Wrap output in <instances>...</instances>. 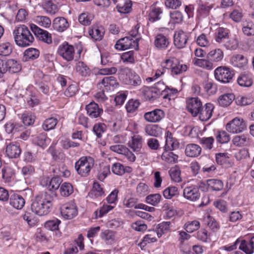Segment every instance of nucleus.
<instances>
[{"label": "nucleus", "mask_w": 254, "mask_h": 254, "mask_svg": "<svg viewBox=\"0 0 254 254\" xmlns=\"http://www.w3.org/2000/svg\"><path fill=\"white\" fill-rule=\"evenodd\" d=\"M204 89L207 94L212 95L217 91V85L212 81L207 80L205 82Z\"/></svg>", "instance_id": "62"}, {"label": "nucleus", "mask_w": 254, "mask_h": 254, "mask_svg": "<svg viewBox=\"0 0 254 254\" xmlns=\"http://www.w3.org/2000/svg\"><path fill=\"white\" fill-rule=\"evenodd\" d=\"M201 150V148L199 145L194 143L189 144L186 147L185 154L190 157H196L200 154Z\"/></svg>", "instance_id": "26"}, {"label": "nucleus", "mask_w": 254, "mask_h": 254, "mask_svg": "<svg viewBox=\"0 0 254 254\" xmlns=\"http://www.w3.org/2000/svg\"><path fill=\"white\" fill-rule=\"evenodd\" d=\"M246 127L244 120L240 118H235L226 125V130L231 133L242 132Z\"/></svg>", "instance_id": "7"}, {"label": "nucleus", "mask_w": 254, "mask_h": 254, "mask_svg": "<svg viewBox=\"0 0 254 254\" xmlns=\"http://www.w3.org/2000/svg\"><path fill=\"white\" fill-rule=\"evenodd\" d=\"M200 227V223L197 220L188 221L184 225V228L189 233H192Z\"/></svg>", "instance_id": "59"}, {"label": "nucleus", "mask_w": 254, "mask_h": 254, "mask_svg": "<svg viewBox=\"0 0 254 254\" xmlns=\"http://www.w3.org/2000/svg\"><path fill=\"white\" fill-rule=\"evenodd\" d=\"M168 149H164L161 155L162 160L169 164H175L178 162L179 156Z\"/></svg>", "instance_id": "31"}, {"label": "nucleus", "mask_w": 254, "mask_h": 254, "mask_svg": "<svg viewBox=\"0 0 254 254\" xmlns=\"http://www.w3.org/2000/svg\"><path fill=\"white\" fill-rule=\"evenodd\" d=\"M215 79L222 83H228L232 78L233 73L228 67L219 66L214 70Z\"/></svg>", "instance_id": "8"}, {"label": "nucleus", "mask_w": 254, "mask_h": 254, "mask_svg": "<svg viewBox=\"0 0 254 254\" xmlns=\"http://www.w3.org/2000/svg\"><path fill=\"white\" fill-rule=\"evenodd\" d=\"M183 196L190 201H196L200 197L199 187L196 185H190L185 188L183 190Z\"/></svg>", "instance_id": "10"}, {"label": "nucleus", "mask_w": 254, "mask_h": 254, "mask_svg": "<svg viewBox=\"0 0 254 254\" xmlns=\"http://www.w3.org/2000/svg\"><path fill=\"white\" fill-rule=\"evenodd\" d=\"M9 203L14 208L17 209H21L24 206L25 201L21 195L13 194L10 197Z\"/></svg>", "instance_id": "28"}, {"label": "nucleus", "mask_w": 254, "mask_h": 254, "mask_svg": "<svg viewBox=\"0 0 254 254\" xmlns=\"http://www.w3.org/2000/svg\"><path fill=\"white\" fill-rule=\"evenodd\" d=\"M12 35L16 45L20 47L29 46L34 40L28 28L24 25L16 26L12 31Z\"/></svg>", "instance_id": "2"}, {"label": "nucleus", "mask_w": 254, "mask_h": 254, "mask_svg": "<svg viewBox=\"0 0 254 254\" xmlns=\"http://www.w3.org/2000/svg\"><path fill=\"white\" fill-rule=\"evenodd\" d=\"M33 20L37 24L45 28H48L51 25V19L46 16H36L33 18Z\"/></svg>", "instance_id": "40"}, {"label": "nucleus", "mask_w": 254, "mask_h": 254, "mask_svg": "<svg viewBox=\"0 0 254 254\" xmlns=\"http://www.w3.org/2000/svg\"><path fill=\"white\" fill-rule=\"evenodd\" d=\"M57 53L66 61L70 62L74 59L75 49L73 46L64 41L59 46Z\"/></svg>", "instance_id": "5"}, {"label": "nucleus", "mask_w": 254, "mask_h": 254, "mask_svg": "<svg viewBox=\"0 0 254 254\" xmlns=\"http://www.w3.org/2000/svg\"><path fill=\"white\" fill-rule=\"evenodd\" d=\"M142 145V137L137 134H134L132 136L131 140L128 142V146L135 152L140 151Z\"/></svg>", "instance_id": "34"}, {"label": "nucleus", "mask_w": 254, "mask_h": 254, "mask_svg": "<svg viewBox=\"0 0 254 254\" xmlns=\"http://www.w3.org/2000/svg\"><path fill=\"white\" fill-rule=\"evenodd\" d=\"M2 178L5 183H10L14 180V172L13 170L8 167H5L2 169Z\"/></svg>", "instance_id": "42"}, {"label": "nucleus", "mask_w": 254, "mask_h": 254, "mask_svg": "<svg viewBox=\"0 0 254 254\" xmlns=\"http://www.w3.org/2000/svg\"><path fill=\"white\" fill-rule=\"evenodd\" d=\"M213 7V4L208 2H200L197 10V15L199 19L207 17L211 9Z\"/></svg>", "instance_id": "24"}, {"label": "nucleus", "mask_w": 254, "mask_h": 254, "mask_svg": "<svg viewBox=\"0 0 254 254\" xmlns=\"http://www.w3.org/2000/svg\"><path fill=\"white\" fill-rule=\"evenodd\" d=\"M40 52L35 48H30L26 50L24 53V57L26 60H34L39 56Z\"/></svg>", "instance_id": "58"}, {"label": "nucleus", "mask_w": 254, "mask_h": 254, "mask_svg": "<svg viewBox=\"0 0 254 254\" xmlns=\"http://www.w3.org/2000/svg\"><path fill=\"white\" fill-rule=\"evenodd\" d=\"M58 123V120L55 118H50L46 119L42 125V127L45 131L54 129Z\"/></svg>", "instance_id": "56"}, {"label": "nucleus", "mask_w": 254, "mask_h": 254, "mask_svg": "<svg viewBox=\"0 0 254 254\" xmlns=\"http://www.w3.org/2000/svg\"><path fill=\"white\" fill-rule=\"evenodd\" d=\"M235 157L237 161H243L250 158V154L248 149L243 148L236 152Z\"/></svg>", "instance_id": "64"}, {"label": "nucleus", "mask_w": 254, "mask_h": 254, "mask_svg": "<svg viewBox=\"0 0 254 254\" xmlns=\"http://www.w3.org/2000/svg\"><path fill=\"white\" fill-rule=\"evenodd\" d=\"M69 25L67 20L63 17L55 18L52 23L54 29L59 32H63L66 30L68 28Z\"/></svg>", "instance_id": "19"}, {"label": "nucleus", "mask_w": 254, "mask_h": 254, "mask_svg": "<svg viewBox=\"0 0 254 254\" xmlns=\"http://www.w3.org/2000/svg\"><path fill=\"white\" fill-rule=\"evenodd\" d=\"M156 233L155 231H152L150 234L146 235L142 242L139 243V245L140 247H145L147 244L154 243L157 241V239L155 237Z\"/></svg>", "instance_id": "57"}, {"label": "nucleus", "mask_w": 254, "mask_h": 254, "mask_svg": "<svg viewBox=\"0 0 254 254\" xmlns=\"http://www.w3.org/2000/svg\"><path fill=\"white\" fill-rule=\"evenodd\" d=\"M202 106V102L198 97L190 98L187 100V108L193 117L198 115Z\"/></svg>", "instance_id": "12"}, {"label": "nucleus", "mask_w": 254, "mask_h": 254, "mask_svg": "<svg viewBox=\"0 0 254 254\" xmlns=\"http://www.w3.org/2000/svg\"><path fill=\"white\" fill-rule=\"evenodd\" d=\"M242 31L246 36H254V23L252 21H246L243 23Z\"/></svg>", "instance_id": "41"}, {"label": "nucleus", "mask_w": 254, "mask_h": 254, "mask_svg": "<svg viewBox=\"0 0 254 254\" xmlns=\"http://www.w3.org/2000/svg\"><path fill=\"white\" fill-rule=\"evenodd\" d=\"M30 28L39 40L47 44L52 43L51 34L48 31L40 28L34 24H31Z\"/></svg>", "instance_id": "11"}, {"label": "nucleus", "mask_w": 254, "mask_h": 254, "mask_svg": "<svg viewBox=\"0 0 254 254\" xmlns=\"http://www.w3.org/2000/svg\"><path fill=\"white\" fill-rule=\"evenodd\" d=\"M216 139L217 141L219 143H227L230 140V136L225 131H218L216 135Z\"/></svg>", "instance_id": "55"}, {"label": "nucleus", "mask_w": 254, "mask_h": 254, "mask_svg": "<svg viewBox=\"0 0 254 254\" xmlns=\"http://www.w3.org/2000/svg\"><path fill=\"white\" fill-rule=\"evenodd\" d=\"M165 149L169 150H173L179 148L180 143L178 139L173 137L172 133L167 131L165 134Z\"/></svg>", "instance_id": "21"}, {"label": "nucleus", "mask_w": 254, "mask_h": 254, "mask_svg": "<svg viewBox=\"0 0 254 254\" xmlns=\"http://www.w3.org/2000/svg\"><path fill=\"white\" fill-rule=\"evenodd\" d=\"M169 44L168 39L162 34L157 35L155 39L154 45L160 49L166 48Z\"/></svg>", "instance_id": "38"}, {"label": "nucleus", "mask_w": 254, "mask_h": 254, "mask_svg": "<svg viewBox=\"0 0 254 254\" xmlns=\"http://www.w3.org/2000/svg\"><path fill=\"white\" fill-rule=\"evenodd\" d=\"M12 51V45L8 42L0 44V56H8Z\"/></svg>", "instance_id": "53"}, {"label": "nucleus", "mask_w": 254, "mask_h": 254, "mask_svg": "<svg viewBox=\"0 0 254 254\" xmlns=\"http://www.w3.org/2000/svg\"><path fill=\"white\" fill-rule=\"evenodd\" d=\"M5 152L7 156L9 158H16L21 154V150L17 143L12 142L7 145Z\"/></svg>", "instance_id": "23"}, {"label": "nucleus", "mask_w": 254, "mask_h": 254, "mask_svg": "<svg viewBox=\"0 0 254 254\" xmlns=\"http://www.w3.org/2000/svg\"><path fill=\"white\" fill-rule=\"evenodd\" d=\"M6 72L11 73H15L20 71L21 69V65L13 59H6Z\"/></svg>", "instance_id": "37"}, {"label": "nucleus", "mask_w": 254, "mask_h": 254, "mask_svg": "<svg viewBox=\"0 0 254 254\" xmlns=\"http://www.w3.org/2000/svg\"><path fill=\"white\" fill-rule=\"evenodd\" d=\"M161 87L162 88L161 93L163 96V98L165 99H168L169 100H170L172 97H173L178 92L177 89L174 88H170L165 85L164 86H161Z\"/></svg>", "instance_id": "50"}, {"label": "nucleus", "mask_w": 254, "mask_h": 254, "mask_svg": "<svg viewBox=\"0 0 254 254\" xmlns=\"http://www.w3.org/2000/svg\"><path fill=\"white\" fill-rule=\"evenodd\" d=\"M164 117L163 111L155 109L151 112L146 113L144 115L145 120L148 122L156 123L161 121Z\"/></svg>", "instance_id": "14"}, {"label": "nucleus", "mask_w": 254, "mask_h": 254, "mask_svg": "<svg viewBox=\"0 0 254 254\" xmlns=\"http://www.w3.org/2000/svg\"><path fill=\"white\" fill-rule=\"evenodd\" d=\"M235 96L233 93H225L221 95L218 99V103L222 107H227L231 104Z\"/></svg>", "instance_id": "36"}, {"label": "nucleus", "mask_w": 254, "mask_h": 254, "mask_svg": "<svg viewBox=\"0 0 254 254\" xmlns=\"http://www.w3.org/2000/svg\"><path fill=\"white\" fill-rule=\"evenodd\" d=\"M136 40L129 36L126 37L118 41L115 47L119 50H125L134 47L137 43Z\"/></svg>", "instance_id": "15"}, {"label": "nucleus", "mask_w": 254, "mask_h": 254, "mask_svg": "<svg viewBox=\"0 0 254 254\" xmlns=\"http://www.w3.org/2000/svg\"><path fill=\"white\" fill-rule=\"evenodd\" d=\"M192 63L194 65L206 70H212L214 67L212 62L208 59H204L194 58L192 60Z\"/></svg>", "instance_id": "27"}, {"label": "nucleus", "mask_w": 254, "mask_h": 254, "mask_svg": "<svg viewBox=\"0 0 254 254\" xmlns=\"http://www.w3.org/2000/svg\"><path fill=\"white\" fill-rule=\"evenodd\" d=\"M169 174L174 182L179 183L181 181V170L178 166L172 168L169 171Z\"/></svg>", "instance_id": "61"}, {"label": "nucleus", "mask_w": 254, "mask_h": 254, "mask_svg": "<svg viewBox=\"0 0 254 254\" xmlns=\"http://www.w3.org/2000/svg\"><path fill=\"white\" fill-rule=\"evenodd\" d=\"M35 143L42 148H46L50 143L51 139L45 133L39 134L33 139Z\"/></svg>", "instance_id": "33"}, {"label": "nucleus", "mask_w": 254, "mask_h": 254, "mask_svg": "<svg viewBox=\"0 0 254 254\" xmlns=\"http://www.w3.org/2000/svg\"><path fill=\"white\" fill-rule=\"evenodd\" d=\"M162 9L159 7H152L149 13L148 19L150 21L154 22L161 19Z\"/></svg>", "instance_id": "46"}, {"label": "nucleus", "mask_w": 254, "mask_h": 254, "mask_svg": "<svg viewBox=\"0 0 254 254\" xmlns=\"http://www.w3.org/2000/svg\"><path fill=\"white\" fill-rule=\"evenodd\" d=\"M214 108V105L207 103L199 110V118L202 121H206L208 120L212 115V113Z\"/></svg>", "instance_id": "16"}, {"label": "nucleus", "mask_w": 254, "mask_h": 254, "mask_svg": "<svg viewBox=\"0 0 254 254\" xmlns=\"http://www.w3.org/2000/svg\"><path fill=\"white\" fill-rule=\"evenodd\" d=\"M232 141L233 144L237 147L250 146L252 143V140L249 135L245 134L235 135Z\"/></svg>", "instance_id": "18"}, {"label": "nucleus", "mask_w": 254, "mask_h": 254, "mask_svg": "<svg viewBox=\"0 0 254 254\" xmlns=\"http://www.w3.org/2000/svg\"><path fill=\"white\" fill-rule=\"evenodd\" d=\"M170 222H163L158 225L157 230L155 232L159 238L170 231Z\"/></svg>", "instance_id": "48"}, {"label": "nucleus", "mask_w": 254, "mask_h": 254, "mask_svg": "<svg viewBox=\"0 0 254 254\" xmlns=\"http://www.w3.org/2000/svg\"><path fill=\"white\" fill-rule=\"evenodd\" d=\"M207 58L212 62L219 63L224 58V52L219 48L213 49L208 53Z\"/></svg>", "instance_id": "29"}, {"label": "nucleus", "mask_w": 254, "mask_h": 254, "mask_svg": "<svg viewBox=\"0 0 254 254\" xmlns=\"http://www.w3.org/2000/svg\"><path fill=\"white\" fill-rule=\"evenodd\" d=\"M75 69L76 71L82 76H87L90 73V69L87 65L82 62H78L76 64Z\"/></svg>", "instance_id": "43"}, {"label": "nucleus", "mask_w": 254, "mask_h": 254, "mask_svg": "<svg viewBox=\"0 0 254 254\" xmlns=\"http://www.w3.org/2000/svg\"><path fill=\"white\" fill-rule=\"evenodd\" d=\"M120 78L127 85L136 87L141 84L139 75L130 68L124 69L120 75Z\"/></svg>", "instance_id": "4"}, {"label": "nucleus", "mask_w": 254, "mask_h": 254, "mask_svg": "<svg viewBox=\"0 0 254 254\" xmlns=\"http://www.w3.org/2000/svg\"><path fill=\"white\" fill-rule=\"evenodd\" d=\"M237 82L241 86L250 87L253 84L252 75L249 74H241L237 79Z\"/></svg>", "instance_id": "44"}, {"label": "nucleus", "mask_w": 254, "mask_h": 254, "mask_svg": "<svg viewBox=\"0 0 254 254\" xmlns=\"http://www.w3.org/2000/svg\"><path fill=\"white\" fill-rule=\"evenodd\" d=\"M100 237L106 243H111L115 240V233L110 230H105L101 232Z\"/></svg>", "instance_id": "52"}, {"label": "nucleus", "mask_w": 254, "mask_h": 254, "mask_svg": "<svg viewBox=\"0 0 254 254\" xmlns=\"http://www.w3.org/2000/svg\"><path fill=\"white\" fill-rule=\"evenodd\" d=\"M51 207V198L46 192L37 195L31 205L32 211L39 216L47 215L50 212Z\"/></svg>", "instance_id": "1"}, {"label": "nucleus", "mask_w": 254, "mask_h": 254, "mask_svg": "<svg viewBox=\"0 0 254 254\" xmlns=\"http://www.w3.org/2000/svg\"><path fill=\"white\" fill-rule=\"evenodd\" d=\"M229 30L223 27H219L216 29L215 40L216 42L220 43L228 37Z\"/></svg>", "instance_id": "47"}, {"label": "nucleus", "mask_w": 254, "mask_h": 254, "mask_svg": "<svg viewBox=\"0 0 254 254\" xmlns=\"http://www.w3.org/2000/svg\"><path fill=\"white\" fill-rule=\"evenodd\" d=\"M93 19V15L89 13H82L78 17L79 22L83 25H89Z\"/></svg>", "instance_id": "60"}, {"label": "nucleus", "mask_w": 254, "mask_h": 254, "mask_svg": "<svg viewBox=\"0 0 254 254\" xmlns=\"http://www.w3.org/2000/svg\"><path fill=\"white\" fill-rule=\"evenodd\" d=\"M170 21L169 25H175L181 24L184 20V16L182 12L178 10L171 11L169 14Z\"/></svg>", "instance_id": "32"}, {"label": "nucleus", "mask_w": 254, "mask_h": 254, "mask_svg": "<svg viewBox=\"0 0 254 254\" xmlns=\"http://www.w3.org/2000/svg\"><path fill=\"white\" fill-rule=\"evenodd\" d=\"M230 63L234 67L245 68L248 64V60L242 55H236L231 58Z\"/></svg>", "instance_id": "25"}, {"label": "nucleus", "mask_w": 254, "mask_h": 254, "mask_svg": "<svg viewBox=\"0 0 254 254\" xmlns=\"http://www.w3.org/2000/svg\"><path fill=\"white\" fill-rule=\"evenodd\" d=\"M73 191L72 186L69 183H64L60 188V194L63 196H68L73 193Z\"/></svg>", "instance_id": "51"}, {"label": "nucleus", "mask_w": 254, "mask_h": 254, "mask_svg": "<svg viewBox=\"0 0 254 254\" xmlns=\"http://www.w3.org/2000/svg\"><path fill=\"white\" fill-rule=\"evenodd\" d=\"M46 186L51 191H55L59 189L62 180L59 177H54L52 179L47 178Z\"/></svg>", "instance_id": "39"}, {"label": "nucleus", "mask_w": 254, "mask_h": 254, "mask_svg": "<svg viewBox=\"0 0 254 254\" xmlns=\"http://www.w3.org/2000/svg\"><path fill=\"white\" fill-rule=\"evenodd\" d=\"M94 165V159L90 156H82L75 163V169L77 174L81 177L89 175Z\"/></svg>", "instance_id": "3"}, {"label": "nucleus", "mask_w": 254, "mask_h": 254, "mask_svg": "<svg viewBox=\"0 0 254 254\" xmlns=\"http://www.w3.org/2000/svg\"><path fill=\"white\" fill-rule=\"evenodd\" d=\"M145 132L149 136L158 137L162 133V128L158 125H147L145 127Z\"/></svg>", "instance_id": "35"}, {"label": "nucleus", "mask_w": 254, "mask_h": 254, "mask_svg": "<svg viewBox=\"0 0 254 254\" xmlns=\"http://www.w3.org/2000/svg\"><path fill=\"white\" fill-rule=\"evenodd\" d=\"M112 171L115 174L121 176L126 172H130L131 168L129 167H125L120 163H115L112 166Z\"/></svg>", "instance_id": "45"}, {"label": "nucleus", "mask_w": 254, "mask_h": 254, "mask_svg": "<svg viewBox=\"0 0 254 254\" xmlns=\"http://www.w3.org/2000/svg\"><path fill=\"white\" fill-rule=\"evenodd\" d=\"M161 197L159 193L150 194L146 197V202L153 206H156L160 202Z\"/></svg>", "instance_id": "63"}, {"label": "nucleus", "mask_w": 254, "mask_h": 254, "mask_svg": "<svg viewBox=\"0 0 254 254\" xmlns=\"http://www.w3.org/2000/svg\"><path fill=\"white\" fill-rule=\"evenodd\" d=\"M104 196H105V192L103 188L98 183L94 182L92 189L88 194V196L95 199Z\"/></svg>", "instance_id": "30"}, {"label": "nucleus", "mask_w": 254, "mask_h": 254, "mask_svg": "<svg viewBox=\"0 0 254 254\" xmlns=\"http://www.w3.org/2000/svg\"><path fill=\"white\" fill-rule=\"evenodd\" d=\"M161 86H164V84L161 82H158L155 87H144L142 89L144 98L148 101H153L157 99L161 94L162 89Z\"/></svg>", "instance_id": "6"}, {"label": "nucleus", "mask_w": 254, "mask_h": 254, "mask_svg": "<svg viewBox=\"0 0 254 254\" xmlns=\"http://www.w3.org/2000/svg\"><path fill=\"white\" fill-rule=\"evenodd\" d=\"M188 40V34L182 30H178L174 35L175 46L178 49L185 47Z\"/></svg>", "instance_id": "13"}, {"label": "nucleus", "mask_w": 254, "mask_h": 254, "mask_svg": "<svg viewBox=\"0 0 254 254\" xmlns=\"http://www.w3.org/2000/svg\"><path fill=\"white\" fill-rule=\"evenodd\" d=\"M104 29L102 26L93 25L89 28L88 34L95 41H100L103 37Z\"/></svg>", "instance_id": "22"}, {"label": "nucleus", "mask_w": 254, "mask_h": 254, "mask_svg": "<svg viewBox=\"0 0 254 254\" xmlns=\"http://www.w3.org/2000/svg\"><path fill=\"white\" fill-rule=\"evenodd\" d=\"M208 186L214 191H220L224 187L223 182L218 179H209L207 181Z\"/></svg>", "instance_id": "49"}, {"label": "nucleus", "mask_w": 254, "mask_h": 254, "mask_svg": "<svg viewBox=\"0 0 254 254\" xmlns=\"http://www.w3.org/2000/svg\"><path fill=\"white\" fill-rule=\"evenodd\" d=\"M117 84V80L113 76L104 77L99 84L103 91L113 90Z\"/></svg>", "instance_id": "20"}, {"label": "nucleus", "mask_w": 254, "mask_h": 254, "mask_svg": "<svg viewBox=\"0 0 254 254\" xmlns=\"http://www.w3.org/2000/svg\"><path fill=\"white\" fill-rule=\"evenodd\" d=\"M188 69V66L186 64H184L180 62L175 63L171 72L172 75H178L186 71Z\"/></svg>", "instance_id": "54"}, {"label": "nucleus", "mask_w": 254, "mask_h": 254, "mask_svg": "<svg viewBox=\"0 0 254 254\" xmlns=\"http://www.w3.org/2000/svg\"><path fill=\"white\" fill-rule=\"evenodd\" d=\"M60 212L62 217L66 220L71 219L78 214L77 207L72 202L63 204L60 207Z\"/></svg>", "instance_id": "9"}, {"label": "nucleus", "mask_w": 254, "mask_h": 254, "mask_svg": "<svg viewBox=\"0 0 254 254\" xmlns=\"http://www.w3.org/2000/svg\"><path fill=\"white\" fill-rule=\"evenodd\" d=\"M85 109L87 114L91 118L100 117L103 112V109L99 108V105L94 102L87 105Z\"/></svg>", "instance_id": "17"}]
</instances>
